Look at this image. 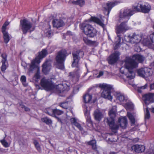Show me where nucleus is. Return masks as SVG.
Segmentation results:
<instances>
[{
    "label": "nucleus",
    "instance_id": "obj_1",
    "mask_svg": "<svg viewBox=\"0 0 154 154\" xmlns=\"http://www.w3.org/2000/svg\"><path fill=\"white\" fill-rule=\"evenodd\" d=\"M145 59L144 57L139 54L134 55L131 58L126 57L125 60V68L122 67L120 69L122 75L121 77L125 81L133 79L135 76V73L133 71V69L136 68L138 66V63L136 61L141 63Z\"/></svg>",
    "mask_w": 154,
    "mask_h": 154
},
{
    "label": "nucleus",
    "instance_id": "obj_2",
    "mask_svg": "<svg viewBox=\"0 0 154 154\" xmlns=\"http://www.w3.org/2000/svg\"><path fill=\"white\" fill-rule=\"evenodd\" d=\"M150 5L148 3L143 4L141 2L133 5L131 9L126 8L124 10V11L121 13V19L127 21L130 19V17L136 12H141L147 13L151 10Z\"/></svg>",
    "mask_w": 154,
    "mask_h": 154
},
{
    "label": "nucleus",
    "instance_id": "obj_3",
    "mask_svg": "<svg viewBox=\"0 0 154 154\" xmlns=\"http://www.w3.org/2000/svg\"><path fill=\"white\" fill-rule=\"evenodd\" d=\"M41 84L46 90H53L57 94L61 93L66 90L67 91L69 89V86L65 84H60L55 87L50 79L45 78L41 79Z\"/></svg>",
    "mask_w": 154,
    "mask_h": 154
},
{
    "label": "nucleus",
    "instance_id": "obj_4",
    "mask_svg": "<svg viewBox=\"0 0 154 154\" xmlns=\"http://www.w3.org/2000/svg\"><path fill=\"white\" fill-rule=\"evenodd\" d=\"M47 54V52L45 49L43 50L39 54V55L35 58V59L32 61L30 65V68L32 70V69L36 68L37 72L35 75V77L37 79L40 78V71L38 64L41 62V60L45 57Z\"/></svg>",
    "mask_w": 154,
    "mask_h": 154
},
{
    "label": "nucleus",
    "instance_id": "obj_5",
    "mask_svg": "<svg viewBox=\"0 0 154 154\" xmlns=\"http://www.w3.org/2000/svg\"><path fill=\"white\" fill-rule=\"evenodd\" d=\"M20 27L23 34H26L28 31L31 32L35 29V26L26 19L20 21Z\"/></svg>",
    "mask_w": 154,
    "mask_h": 154
},
{
    "label": "nucleus",
    "instance_id": "obj_6",
    "mask_svg": "<svg viewBox=\"0 0 154 154\" xmlns=\"http://www.w3.org/2000/svg\"><path fill=\"white\" fill-rule=\"evenodd\" d=\"M67 55V52L65 50H61L58 53L56 57L58 68L61 69H64V63Z\"/></svg>",
    "mask_w": 154,
    "mask_h": 154
},
{
    "label": "nucleus",
    "instance_id": "obj_7",
    "mask_svg": "<svg viewBox=\"0 0 154 154\" xmlns=\"http://www.w3.org/2000/svg\"><path fill=\"white\" fill-rule=\"evenodd\" d=\"M99 86L103 90L101 94V97L105 99L111 100L112 99V97L111 95V86L107 84H99Z\"/></svg>",
    "mask_w": 154,
    "mask_h": 154
},
{
    "label": "nucleus",
    "instance_id": "obj_8",
    "mask_svg": "<svg viewBox=\"0 0 154 154\" xmlns=\"http://www.w3.org/2000/svg\"><path fill=\"white\" fill-rule=\"evenodd\" d=\"M82 26L84 33L88 36L93 37L96 35V30L91 25L85 23L82 24Z\"/></svg>",
    "mask_w": 154,
    "mask_h": 154
},
{
    "label": "nucleus",
    "instance_id": "obj_9",
    "mask_svg": "<svg viewBox=\"0 0 154 154\" xmlns=\"http://www.w3.org/2000/svg\"><path fill=\"white\" fill-rule=\"evenodd\" d=\"M84 55L83 51L81 50H79L76 52L72 53L73 57V61L72 63V67H78L79 62L81 57H82Z\"/></svg>",
    "mask_w": 154,
    "mask_h": 154
},
{
    "label": "nucleus",
    "instance_id": "obj_10",
    "mask_svg": "<svg viewBox=\"0 0 154 154\" xmlns=\"http://www.w3.org/2000/svg\"><path fill=\"white\" fill-rule=\"evenodd\" d=\"M124 11V10L120 12L119 14V20L122 23L119 26H118L116 28V33L117 34L120 33H121L123 32H125L126 30H128L131 29V28L125 24V23L127 22L128 21H126L124 20H122L121 19L120 15L121 13Z\"/></svg>",
    "mask_w": 154,
    "mask_h": 154
},
{
    "label": "nucleus",
    "instance_id": "obj_11",
    "mask_svg": "<svg viewBox=\"0 0 154 154\" xmlns=\"http://www.w3.org/2000/svg\"><path fill=\"white\" fill-rule=\"evenodd\" d=\"M105 122L107 123L110 128L114 132H116L119 127V123H115V119L113 118H106L104 119Z\"/></svg>",
    "mask_w": 154,
    "mask_h": 154
},
{
    "label": "nucleus",
    "instance_id": "obj_12",
    "mask_svg": "<svg viewBox=\"0 0 154 154\" xmlns=\"http://www.w3.org/2000/svg\"><path fill=\"white\" fill-rule=\"evenodd\" d=\"M138 75L143 78H147L152 74V70L149 68L145 67L138 70Z\"/></svg>",
    "mask_w": 154,
    "mask_h": 154
},
{
    "label": "nucleus",
    "instance_id": "obj_13",
    "mask_svg": "<svg viewBox=\"0 0 154 154\" xmlns=\"http://www.w3.org/2000/svg\"><path fill=\"white\" fill-rule=\"evenodd\" d=\"M120 3V2L117 1L108 2L106 3V5L103 6V8L106 10L105 14L106 15H108L112 8Z\"/></svg>",
    "mask_w": 154,
    "mask_h": 154
},
{
    "label": "nucleus",
    "instance_id": "obj_14",
    "mask_svg": "<svg viewBox=\"0 0 154 154\" xmlns=\"http://www.w3.org/2000/svg\"><path fill=\"white\" fill-rule=\"evenodd\" d=\"M143 100L145 103L148 105L154 102V93H149L143 96Z\"/></svg>",
    "mask_w": 154,
    "mask_h": 154
},
{
    "label": "nucleus",
    "instance_id": "obj_15",
    "mask_svg": "<svg viewBox=\"0 0 154 154\" xmlns=\"http://www.w3.org/2000/svg\"><path fill=\"white\" fill-rule=\"evenodd\" d=\"M128 37L129 38V42L132 44L138 43L141 39V36L135 33L129 35Z\"/></svg>",
    "mask_w": 154,
    "mask_h": 154
},
{
    "label": "nucleus",
    "instance_id": "obj_16",
    "mask_svg": "<svg viewBox=\"0 0 154 154\" xmlns=\"http://www.w3.org/2000/svg\"><path fill=\"white\" fill-rule=\"evenodd\" d=\"M120 53L118 51H116L112 54L109 57L108 62L110 64H112L115 63L119 59Z\"/></svg>",
    "mask_w": 154,
    "mask_h": 154
},
{
    "label": "nucleus",
    "instance_id": "obj_17",
    "mask_svg": "<svg viewBox=\"0 0 154 154\" xmlns=\"http://www.w3.org/2000/svg\"><path fill=\"white\" fill-rule=\"evenodd\" d=\"M115 95L118 99L122 104H125L128 100L127 97L125 96L123 94L120 93L116 92Z\"/></svg>",
    "mask_w": 154,
    "mask_h": 154
},
{
    "label": "nucleus",
    "instance_id": "obj_18",
    "mask_svg": "<svg viewBox=\"0 0 154 154\" xmlns=\"http://www.w3.org/2000/svg\"><path fill=\"white\" fill-rule=\"evenodd\" d=\"M2 58V63L1 69L2 71L4 72L7 68L8 62L7 59V56L6 54L3 53L1 55Z\"/></svg>",
    "mask_w": 154,
    "mask_h": 154
},
{
    "label": "nucleus",
    "instance_id": "obj_19",
    "mask_svg": "<svg viewBox=\"0 0 154 154\" xmlns=\"http://www.w3.org/2000/svg\"><path fill=\"white\" fill-rule=\"evenodd\" d=\"M118 123L122 128L125 129L128 124L127 120L126 117H121L119 118Z\"/></svg>",
    "mask_w": 154,
    "mask_h": 154
},
{
    "label": "nucleus",
    "instance_id": "obj_20",
    "mask_svg": "<svg viewBox=\"0 0 154 154\" xmlns=\"http://www.w3.org/2000/svg\"><path fill=\"white\" fill-rule=\"evenodd\" d=\"M94 116L96 121H100L103 117V114L100 110L96 109L94 111Z\"/></svg>",
    "mask_w": 154,
    "mask_h": 154
},
{
    "label": "nucleus",
    "instance_id": "obj_21",
    "mask_svg": "<svg viewBox=\"0 0 154 154\" xmlns=\"http://www.w3.org/2000/svg\"><path fill=\"white\" fill-rule=\"evenodd\" d=\"M132 150L137 153H140L144 151L145 149V146L141 145H135L131 147Z\"/></svg>",
    "mask_w": 154,
    "mask_h": 154
},
{
    "label": "nucleus",
    "instance_id": "obj_22",
    "mask_svg": "<svg viewBox=\"0 0 154 154\" xmlns=\"http://www.w3.org/2000/svg\"><path fill=\"white\" fill-rule=\"evenodd\" d=\"M51 65L48 61H46L42 65V72L45 74H46L51 68Z\"/></svg>",
    "mask_w": 154,
    "mask_h": 154
},
{
    "label": "nucleus",
    "instance_id": "obj_23",
    "mask_svg": "<svg viewBox=\"0 0 154 154\" xmlns=\"http://www.w3.org/2000/svg\"><path fill=\"white\" fill-rule=\"evenodd\" d=\"M53 24L54 27L57 28L61 27L64 25L63 21L60 19H54L53 21Z\"/></svg>",
    "mask_w": 154,
    "mask_h": 154
},
{
    "label": "nucleus",
    "instance_id": "obj_24",
    "mask_svg": "<svg viewBox=\"0 0 154 154\" xmlns=\"http://www.w3.org/2000/svg\"><path fill=\"white\" fill-rule=\"evenodd\" d=\"M69 4H72L74 5H79L80 6H82L84 5L85 2L84 0H77L74 1L73 0H70L69 2Z\"/></svg>",
    "mask_w": 154,
    "mask_h": 154
},
{
    "label": "nucleus",
    "instance_id": "obj_25",
    "mask_svg": "<svg viewBox=\"0 0 154 154\" xmlns=\"http://www.w3.org/2000/svg\"><path fill=\"white\" fill-rule=\"evenodd\" d=\"M71 122L72 124L74 125L79 130L82 131L83 128L81 125L77 122V119L75 118H72L70 119Z\"/></svg>",
    "mask_w": 154,
    "mask_h": 154
},
{
    "label": "nucleus",
    "instance_id": "obj_26",
    "mask_svg": "<svg viewBox=\"0 0 154 154\" xmlns=\"http://www.w3.org/2000/svg\"><path fill=\"white\" fill-rule=\"evenodd\" d=\"M2 32L3 35L4 42L5 43H7L10 39V36L6 31H2Z\"/></svg>",
    "mask_w": 154,
    "mask_h": 154
},
{
    "label": "nucleus",
    "instance_id": "obj_27",
    "mask_svg": "<svg viewBox=\"0 0 154 154\" xmlns=\"http://www.w3.org/2000/svg\"><path fill=\"white\" fill-rule=\"evenodd\" d=\"M127 116L131 122L132 125H134L135 122L134 115L130 112H128Z\"/></svg>",
    "mask_w": 154,
    "mask_h": 154
},
{
    "label": "nucleus",
    "instance_id": "obj_28",
    "mask_svg": "<svg viewBox=\"0 0 154 154\" xmlns=\"http://www.w3.org/2000/svg\"><path fill=\"white\" fill-rule=\"evenodd\" d=\"M116 107L115 106L113 107L112 108L109 112V118H114L116 116Z\"/></svg>",
    "mask_w": 154,
    "mask_h": 154
},
{
    "label": "nucleus",
    "instance_id": "obj_29",
    "mask_svg": "<svg viewBox=\"0 0 154 154\" xmlns=\"http://www.w3.org/2000/svg\"><path fill=\"white\" fill-rule=\"evenodd\" d=\"M121 36L119 35H118L117 37L115 38V41L116 43L115 44V45L114 46V49H117L119 47L120 43L121 42Z\"/></svg>",
    "mask_w": 154,
    "mask_h": 154
},
{
    "label": "nucleus",
    "instance_id": "obj_30",
    "mask_svg": "<svg viewBox=\"0 0 154 154\" xmlns=\"http://www.w3.org/2000/svg\"><path fill=\"white\" fill-rule=\"evenodd\" d=\"M88 104H85L83 106L84 108V111L85 114L86 116H87L88 118L89 119L90 116L89 111H90V108L88 107Z\"/></svg>",
    "mask_w": 154,
    "mask_h": 154
},
{
    "label": "nucleus",
    "instance_id": "obj_31",
    "mask_svg": "<svg viewBox=\"0 0 154 154\" xmlns=\"http://www.w3.org/2000/svg\"><path fill=\"white\" fill-rule=\"evenodd\" d=\"M92 99V96L88 94H85L83 97V100L86 103L89 102Z\"/></svg>",
    "mask_w": 154,
    "mask_h": 154
},
{
    "label": "nucleus",
    "instance_id": "obj_32",
    "mask_svg": "<svg viewBox=\"0 0 154 154\" xmlns=\"http://www.w3.org/2000/svg\"><path fill=\"white\" fill-rule=\"evenodd\" d=\"M91 20L101 26H103L104 25L103 23L100 21V20L97 17H91Z\"/></svg>",
    "mask_w": 154,
    "mask_h": 154
},
{
    "label": "nucleus",
    "instance_id": "obj_33",
    "mask_svg": "<svg viewBox=\"0 0 154 154\" xmlns=\"http://www.w3.org/2000/svg\"><path fill=\"white\" fill-rule=\"evenodd\" d=\"M127 110L133 109L134 108L133 104L131 103L126 102L125 104L123 105Z\"/></svg>",
    "mask_w": 154,
    "mask_h": 154
},
{
    "label": "nucleus",
    "instance_id": "obj_34",
    "mask_svg": "<svg viewBox=\"0 0 154 154\" xmlns=\"http://www.w3.org/2000/svg\"><path fill=\"white\" fill-rule=\"evenodd\" d=\"M33 143L37 150L39 152H41V148L38 142L36 140H34Z\"/></svg>",
    "mask_w": 154,
    "mask_h": 154
},
{
    "label": "nucleus",
    "instance_id": "obj_35",
    "mask_svg": "<svg viewBox=\"0 0 154 154\" xmlns=\"http://www.w3.org/2000/svg\"><path fill=\"white\" fill-rule=\"evenodd\" d=\"M88 143L89 145H92V148L95 149L97 148V146L96 145V141L95 140H93L91 141L88 142Z\"/></svg>",
    "mask_w": 154,
    "mask_h": 154
},
{
    "label": "nucleus",
    "instance_id": "obj_36",
    "mask_svg": "<svg viewBox=\"0 0 154 154\" xmlns=\"http://www.w3.org/2000/svg\"><path fill=\"white\" fill-rule=\"evenodd\" d=\"M42 121L47 124H50L52 123V121L47 117L43 118L42 119Z\"/></svg>",
    "mask_w": 154,
    "mask_h": 154
},
{
    "label": "nucleus",
    "instance_id": "obj_37",
    "mask_svg": "<svg viewBox=\"0 0 154 154\" xmlns=\"http://www.w3.org/2000/svg\"><path fill=\"white\" fill-rule=\"evenodd\" d=\"M54 109H48L47 110V113L49 115L54 116Z\"/></svg>",
    "mask_w": 154,
    "mask_h": 154
},
{
    "label": "nucleus",
    "instance_id": "obj_38",
    "mask_svg": "<svg viewBox=\"0 0 154 154\" xmlns=\"http://www.w3.org/2000/svg\"><path fill=\"white\" fill-rule=\"evenodd\" d=\"M54 112V116L55 115H60L63 113V111L57 109H55Z\"/></svg>",
    "mask_w": 154,
    "mask_h": 154
},
{
    "label": "nucleus",
    "instance_id": "obj_39",
    "mask_svg": "<svg viewBox=\"0 0 154 154\" xmlns=\"http://www.w3.org/2000/svg\"><path fill=\"white\" fill-rule=\"evenodd\" d=\"M69 76H72V78H78L79 76V73L75 72V73L70 72L69 73Z\"/></svg>",
    "mask_w": 154,
    "mask_h": 154
},
{
    "label": "nucleus",
    "instance_id": "obj_40",
    "mask_svg": "<svg viewBox=\"0 0 154 154\" xmlns=\"http://www.w3.org/2000/svg\"><path fill=\"white\" fill-rule=\"evenodd\" d=\"M150 117V114L149 111L148 109V108L146 107V111L145 112V119H148Z\"/></svg>",
    "mask_w": 154,
    "mask_h": 154
},
{
    "label": "nucleus",
    "instance_id": "obj_41",
    "mask_svg": "<svg viewBox=\"0 0 154 154\" xmlns=\"http://www.w3.org/2000/svg\"><path fill=\"white\" fill-rule=\"evenodd\" d=\"M83 41L85 42L87 45H90L93 43V42L92 41L88 40L86 38H83Z\"/></svg>",
    "mask_w": 154,
    "mask_h": 154
},
{
    "label": "nucleus",
    "instance_id": "obj_42",
    "mask_svg": "<svg viewBox=\"0 0 154 154\" xmlns=\"http://www.w3.org/2000/svg\"><path fill=\"white\" fill-rule=\"evenodd\" d=\"M146 45V46H148L149 48L154 50V45L152 43H151L149 42L148 41L147 42Z\"/></svg>",
    "mask_w": 154,
    "mask_h": 154
},
{
    "label": "nucleus",
    "instance_id": "obj_43",
    "mask_svg": "<svg viewBox=\"0 0 154 154\" xmlns=\"http://www.w3.org/2000/svg\"><path fill=\"white\" fill-rule=\"evenodd\" d=\"M59 105L64 109H67L68 107V104L66 102H63L60 103Z\"/></svg>",
    "mask_w": 154,
    "mask_h": 154
},
{
    "label": "nucleus",
    "instance_id": "obj_44",
    "mask_svg": "<svg viewBox=\"0 0 154 154\" xmlns=\"http://www.w3.org/2000/svg\"><path fill=\"white\" fill-rule=\"evenodd\" d=\"M20 80L23 82V85L25 86H26V85L24 84V83L26 82V77L24 75L22 76L20 78Z\"/></svg>",
    "mask_w": 154,
    "mask_h": 154
},
{
    "label": "nucleus",
    "instance_id": "obj_45",
    "mask_svg": "<svg viewBox=\"0 0 154 154\" xmlns=\"http://www.w3.org/2000/svg\"><path fill=\"white\" fill-rule=\"evenodd\" d=\"M0 142L5 147H8L9 146L8 143L4 139L1 140Z\"/></svg>",
    "mask_w": 154,
    "mask_h": 154
},
{
    "label": "nucleus",
    "instance_id": "obj_46",
    "mask_svg": "<svg viewBox=\"0 0 154 154\" xmlns=\"http://www.w3.org/2000/svg\"><path fill=\"white\" fill-rule=\"evenodd\" d=\"M9 23L6 22L3 25V26L2 27V31H6L5 30L7 26L9 24Z\"/></svg>",
    "mask_w": 154,
    "mask_h": 154
},
{
    "label": "nucleus",
    "instance_id": "obj_47",
    "mask_svg": "<svg viewBox=\"0 0 154 154\" xmlns=\"http://www.w3.org/2000/svg\"><path fill=\"white\" fill-rule=\"evenodd\" d=\"M20 106L22 109H24L26 111H29L30 110V109L28 108L23 105H21Z\"/></svg>",
    "mask_w": 154,
    "mask_h": 154
},
{
    "label": "nucleus",
    "instance_id": "obj_48",
    "mask_svg": "<svg viewBox=\"0 0 154 154\" xmlns=\"http://www.w3.org/2000/svg\"><path fill=\"white\" fill-rule=\"evenodd\" d=\"M104 72L102 71H100L99 73V74L97 76H95L96 77L98 78H100L103 75Z\"/></svg>",
    "mask_w": 154,
    "mask_h": 154
},
{
    "label": "nucleus",
    "instance_id": "obj_49",
    "mask_svg": "<svg viewBox=\"0 0 154 154\" xmlns=\"http://www.w3.org/2000/svg\"><path fill=\"white\" fill-rule=\"evenodd\" d=\"M79 90V88L78 87H75L73 88V92L74 94H75Z\"/></svg>",
    "mask_w": 154,
    "mask_h": 154
},
{
    "label": "nucleus",
    "instance_id": "obj_50",
    "mask_svg": "<svg viewBox=\"0 0 154 154\" xmlns=\"http://www.w3.org/2000/svg\"><path fill=\"white\" fill-rule=\"evenodd\" d=\"M150 38H151L152 42H153V38H154V33L150 35Z\"/></svg>",
    "mask_w": 154,
    "mask_h": 154
},
{
    "label": "nucleus",
    "instance_id": "obj_51",
    "mask_svg": "<svg viewBox=\"0 0 154 154\" xmlns=\"http://www.w3.org/2000/svg\"><path fill=\"white\" fill-rule=\"evenodd\" d=\"M150 90L154 89V83L150 84Z\"/></svg>",
    "mask_w": 154,
    "mask_h": 154
},
{
    "label": "nucleus",
    "instance_id": "obj_52",
    "mask_svg": "<svg viewBox=\"0 0 154 154\" xmlns=\"http://www.w3.org/2000/svg\"><path fill=\"white\" fill-rule=\"evenodd\" d=\"M147 87L146 85H145L140 87L139 88L141 89H144L146 88Z\"/></svg>",
    "mask_w": 154,
    "mask_h": 154
},
{
    "label": "nucleus",
    "instance_id": "obj_53",
    "mask_svg": "<svg viewBox=\"0 0 154 154\" xmlns=\"http://www.w3.org/2000/svg\"><path fill=\"white\" fill-rule=\"evenodd\" d=\"M67 35H72V33L70 31H68L67 32Z\"/></svg>",
    "mask_w": 154,
    "mask_h": 154
},
{
    "label": "nucleus",
    "instance_id": "obj_54",
    "mask_svg": "<svg viewBox=\"0 0 154 154\" xmlns=\"http://www.w3.org/2000/svg\"><path fill=\"white\" fill-rule=\"evenodd\" d=\"M140 89L139 88L138 89V91L139 93H141V91L140 90Z\"/></svg>",
    "mask_w": 154,
    "mask_h": 154
},
{
    "label": "nucleus",
    "instance_id": "obj_55",
    "mask_svg": "<svg viewBox=\"0 0 154 154\" xmlns=\"http://www.w3.org/2000/svg\"><path fill=\"white\" fill-rule=\"evenodd\" d=\"M116 153L114 152H110L109 154H116Z\"/></svg>",
    "mask_w": 154,
    "mask_h": 154
},
{
    "label": "nucleus",
    "instance_id": "obj_56",
    "mask_svg": "<svg viewBox=\"0 0 154 154\" xmlns=\"http://www.w3.org/2000/svg\"><path fill=\"white\" fill-rule=\"evenodd\" d=\"M48 35H50L51 34V31H49L48 32Z\"/></svg>",
    "mask_w": 154,
    "mask_h": 154
},
{
    "label": "nucleus",
    "instance_id": "obj_57",
    "mask_svg": "<svg viewBox=\"0 0 154 154\" xmlns=\"http://www.w3.org/2000/svg\"><path fill=\"white\" fill-rule=\"evenodd\" d=\"M151 111L152 112L154 113V107L152 109Z\"/></svg>",
    "mask_w": 154,
    "mask_h": 154
},
{
    "label": "nucleus",
    "instance_id": "obj_58",
    "mask_svg": "<svg viewBox=\"0 0 154 154\" xmlns=\"http://www.w3.org/2000/svg\"><path fill=\"white\" fill-rule=\"evenodd\" d=\"M151 154H154V151H153L151 153Z\"/></svg>",
    "mask_w": 154,
    "mask_h": 154
},
{
    "label": "nucleus",
    "instance_id": "obj_59",
    "mask_svg": "<svg viewBox=\"0 0 154 154\" xmlns=\"http://www.w3.org/2000/svg\"><path fill=\"white\" fill-rule=\"evenodd\" d=\"M153 65H154V61L153 62Z\"/></svg>",
    "mask_w": 154,
    "mask_h": 154
}]
</instances>
